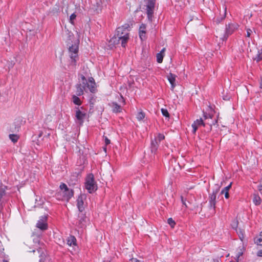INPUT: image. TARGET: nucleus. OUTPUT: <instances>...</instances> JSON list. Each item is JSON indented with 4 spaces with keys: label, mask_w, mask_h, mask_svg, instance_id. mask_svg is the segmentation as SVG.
I'll use <instances>...</instances> for the list:
<instances>
[{
    "label": "nucleus",
    "mask_w": 262,
    "mask_h": 262,
    "mask_svg": "<svg viewBox=\"0 0 262 262\" xmlns=\"http://www.w3.org/2000/svg\"><path fill=\"white\" fill-rule=\"evenodd\" d=\"M130 31V26L129 24H125L118 27L114 37L110 39V42L117 45L121 41V46L125 48L129 38Z\"/></svg>",
    "instance_id": "nucleus-1"
},
{
    "label": "nucleus",
    "mask_w": 262,
    "mask_h": 262,
    "mask_svg": "<svg viewBox=\"0 0 262 262\" xmlns=\"http://www.w3.org/2000/svg\"><path fill=\"white\" fill-rule=\"evenodd\" d=\"M78 51L79 47L77 44L75 43L69 47V51L71 58L69 68L71 69H74L75 68L76 62L78 59Z\"/></svg>",
    "instance_id": "nucleus-2"
},
{
    "label": "nucleus",
    "mask_w": 262,
    "mask_h": 262,
    "mask_svg": "<svg viewBox=\"0 0 262 262\" xmlns=\"http://www.w3.org/2000/svg\"><path fill=\"white\" fill-rule=\"evenodd\" d=\"M85 188L90 193L95 192L97 189V185L92 173L89 174L85 178Z\"/></svg>",
    "instance_id": "nucleus-3"
},
{
    "label": "nucleus",
    "mask_w": 262,
    "mask_h": 262,
    "mask_svg": "<svg viewBox=\"0 0 262 262\" xmlns=\"http://www.w3.org/2000/svg\"><path fill=\"white\" fill-rule=\"evenodd\" d=\"M219 191L220 187L217 186L216 188L213 190L212 192L209 194V208L212 214H214L215 212L216 196Z\"/></svg>",
    "instance_id": "nucleus-4"
},
{
    "label": "nucleus",
    "mask_w": 262,
    "mask_h": 262,
    "mask_svg": "<svg viewBox=\"0 0 262 262\" xmlns=\"http://www.w3.org/2000/svg\"><path fill=\"white\" fill-rule=\"evenodd\" d=\"M238 25L236 23H230L226 24L225 33L223 36L221 38L222 40L223 41L227 40L228 37L233 33V32L238 29Z\"/></svg>",
    "instance_id": "nucleus-5"
},
{
    "label": "nucleus",
    "mask_w": 262,
    "mask_h": 262,
    "mask_svg": "<svg viewBox=\"0 0 262 262\" xmlns=\"http://www.w3.org/2000/svg\"><path fill=\"white\" fill-rule=\"evenodd\" d=\"M75 108V118L76 122L81 125L83 124L84 120L86 118V111L83 107H81L80 108L76 107Z\"/></svg>",
    "instance_id": "nucleus-6"
},
{
    "label": "nucleus",
    "mask_w": 262,
    "mask_h": 262,
    "mask_svg": "<svg viewBox=\"0 0 262 262\" xmlns=\"http://www.w3.org/2000/svg\"><path fill=\"white\" fill-rule=\"evenodd\" d=\"M59 188L62 191L63 197L64 200L69 201L73 196L74 190L69 189L66 184L61 183Z\"/></svg>",
    "instance_id": "nucleus-7"
},
{
    "label": "nucleus",
    "mask_w": 262,
    "mask_h": 262,
    "mask_svg": "<svg viewBox=\"0 0 262 262\" xmlns=\"http://www.w3.org/2000/svg\"><path fill=\"white\" fill-rule=\"evenodd\" d=\"M146 6L147 18L150 22H151L152 21L155 6V0H147Z\"/></svg>",
    "instance_id": "nucleus-8"
},
{
    "label": "nucleus",
    "mask_w": 262,
    "mask_h": 262,
    "mask_svg": "<svg viewBox=\"0 0 262 262\" xmlns=\"http://www.w3.org/2000/svg\"><path fill=\"white\" fill-rule=\"evenodd\" d=\"M81 83H77L76 85V94L77 96H81L83 94L84 91H86V84H87V80L86 78L81 75Z\"/></svg>",
    "instance_id": "nucleus-9"
},
{
    "label": "nucleus",
    "mask_w": 262,
    "mask_h": 262,
    "mask_svg": "<svg viewBox=\"0 0 262 262\" xmlns=\"http://www.w3.org/2000/svg\"><path fill=\"white\" fill-rule=\"evenodd\" d=\"M8 187L5 185H1L0 186V211L3 208L4 204H5V196L6 195V190Z\"/></svg>",
    "instance_id": "nucleus-10"
},
{
    "label": "nucleus",
    "mask_w": 262,
    "mask_h": 262,
    "mask_svg": "<svg viewBox=\"0 0 262 262\" xmlns=\"http://www.w3.org/2000/svg\"><path fill=\"white\" fill-rule=\"evenodd\" d=\"M36 227L41 230H47L48 228V224L47 223V216H41L40 220L38 221L36 224Z\"/></svg>",
    "instance_id": "nucleus-11"
},
{
    "label": "nucleus",
    "mask_w": 262,
    "mask_h": 262,
    "mask_svg": "<svg viewBox=\"0 0 262 262\" xmlns=\"http://www.w3.org/2000/svg\"><path fill=\"white\" fill-rule=\"evenodd\" d=\"M85 199V196L83 194H81L78 196L77 199V208L80 212H82V211L84 209V200Z\"/></svg>",
    "instance_id": "nucleus-12"
},
{
    "label": "nucleus",
    "mask_w": 262,
    "mask_h": 262,
    "mask_svg": "<svg viewBox=\"0 0 262 262\" xmlns=\"http://www.w3.org/2000/svg\"><path fill=\"white\" fill-rule=\"evenodd\" d=\"M86 88L88 89L91 93H96V83L93 77H90L89 78V82H87V84H86Z\"/></svg>",
    "instance_id": "nucleus-13"
},
{
    "label": "nucleus",
    "mask_w": 262,
    "mask_h": 262,
    "mask_svg": "<svg viewBox=\"0 0 262 262\" xmlns=\"http://www.w3.org/2000/svg\"><path fill=\"white\" fill-rule=\"evenodd\" d=\"M81 213L78 216L77 225L79 228H83L85 226L86 223V216L85 214Z\"/></svg>",
    "instance_id": "nucleus-14"
},
{
    "label": "nucleus",
    "mask_w": 262,
    "mask_h": 262,
    "mask_svg": "<svg viewBox=\"0 0 262 262\" xmlns=\"http://www.w3.org/2000/svg\"><path fill=\"white\" fill-rule=\"evenodd\" d=\"M205 126V123L203 122L202 118L200 119H197L196 121H194V122L192 124V127L193 128L192 132L193 134H195L196 130L198 129V127L200 126Z\"/></svg>",
    "instance_id": "nucleus-15"
},
{
    "label": "nucleus",
    "mask_w": 262,
    "mask_h": 262,
    "mask_svg": "<svg viewBox=\"0 0 262 262\" xmlns=\"http://www.w3.org/2000/svg\"><path fill=\"white\" fill-rule=\"evenodd\" d=\"M37 252L39 254V262H46L47 256L45 253V250L43 248H39L37 249Z\"/></svg>",
    "instance_id": "nucleus-16"
},
{
    "label": "nucleus",
    "mask_w": 262,
    "mask_h": 262,
    "mask_svg": "<svg viewBox=\"0 0 262 262\" xmlns=\"http://www.w3.org/2000/svg\"><path fill=\"white\" fill-rule=\"evenodd\" d=\"M110 105L112 107V111L114 113H117L122 111L121 105L118 104L117 102H112Z\"/></svg>",
    "instance_id": "nucleus-17"
},
{
    "label": "nucleus",
    "mask_w": 262,
    "mask_h": 262,
    "mask_svg": "<svg viewBox=\"0 0 262 262\" xmlns=\"http://www.w3.org/2000/svg\"><path fill=\"white\" fill-rule=\"evenodd\" d=\"M159 142L157 141V139H155L154 140H151V152L155 153L159 147Z\"/></svg>",
    "instance_id": "nucleus-18"
},
{
    "label": "nucleus",
    "mask_w": 262,
    "mask_h": 262,
    "mask_svg": "<svg viewBox=\"0 0 262 262\" xmlns=\"http://www.w3.org/2000/svg\"><path fill=\"white\" fill-rule=\"evenodd\" d=\"M176 76L174 74L170 73V74L167 76L168 80L169 83L171 84V88L173 89L175 86V80H176Z\"/></svg>",
    "instance_id": "nucleus-19"
},
{
    "label": "nucleus",
    "mask_w": 262,
    "mask_h": 262,
    "mask_svg": "<svg viewBox=\"0 0 262 262\" xmlns=\"http://www.w3.org/2000/svg\"><path fill=\"white\" fill-rule=\"evenodd\" d=\"M67 244L70 246H76V238L73 235H70L67 239Z\"/></svg>",
    "instance_id": "nucleus-20"
},
{
    "label": "nucleus",
    "mask_w": 262,
    "mask_h": 262,
    "mask_svg": "<svg viewBox=\"0 0 262 262\" xmlns=\"http://www.w3.org/2000/svg\"><path fill=\"white\" fill-rule=\"evenodd\" d=\"M226 16V8H225L224 13L222 16L221 17H218L216 18H215L214 20V22H215L217 24H220L223 19H225Z\"/></svg>",
    "instance_id": "nucleus-21"
},
{
    "label": "nucleus",
    "mask_w": 262,
    "mask_h": 262,
    "mask_svg": "<svg viewBox=\"0 0 262 262\" xmlns=\"http://www.w3.org/2000/svg\"><path fill=\"white\" fill-rule=\"evenodd\" d=\"M72 100L76 105H80L81 104V101L77 95H73L72 96Z\"/></svg>",
    "instance_id": "nucleus-22"
},
{
    "label": "nucleus",
    "mask_w": 262,
    "mask_h": 262,
    "mask_svg": "<svg viewBox=\"0 0 262 262\" xmlns=\"http://www.w3.org/2000/svg\"><path fill=\"white\" fill-rule=\"evenodd\" d=\"M253 202L256 205H259L261 203V199L258 195L254 194Z\"/></svg>",
    "instance_id": "nucleus-23"
},
{
    "label": "nucleus",
    "mask_w": 262,
    "mask_h": 262,
    "mask_svg": "<svg viewBox=\"0 0 262 262\" xmlns=\"http://www.w3.org/2000/svg\"><path fill=\"white\" fill-rule=\"evenodd\" d=\"M9 136L10 139L14 143L17 142L19 139V137L17 135H15V134H10Z\"/></svg>",
    "instance_id": "nucleus-24"
},
{
    "label": "nucleus",
    "mask_w": 262,
    "mask_h": 262,
    "mask_svg": "<svg viewBox=\"0 0 262 262\" xmlns=\"http://www.w3.org/2000/svg\"><path fill=\"white\" fill-rule=\"evenodd\" d=\"M136 117L139 121L142 120L145 117V114L142 111H140L137 114Z\"/></svg>",
    "instance_id": "nucleus-25"
},
{
    "label": "nucleus",
    "mask_w": 262,
    "mask_h": 262,
    "mask_svg": "<svg viewBox=\"0 0 262 262\" xmlns=\"http://www.w3.org/2000/svg\"><path fill=\"white\" fill-rule=\"evenodd\" d=\"M146 31L139 32V37L141 40H145L146 38Z\"/></svg>",
    "instance_id": "nucleus-26"
},
{
    "label": "nucleus",
    "mask_w": 262,
    "mask_h": 262,
    "mask_svg": "<svg viewBox=\"0 0 262 262\" xmlns=\"http://www.w3.org/2000/svg\"><path fill=\"white\" fill-rule=\"evenodd\" d=\"M255 243L258 245L262 246V232L259 235V236L255 241Z\"/></svg>",
    "instance_id": "nucleus-27"
},
{
    "label": "nucleus",
    "mask_w": 262,
    "mask_h": 262,
    "mask_svg": "<svg viewBox=\"0 0 262 262\" xmlns=\"http://www.w3.org/2000/svg\"><path fill=\"white\" fill-rule=\"evenodd\" d=\"M164 55L163 54H161V53H157L156 55V58H157V61L158 63H162L163 61V57Z\"/></svg>",
    "instance_id": "nucleus-28"
},
{
    "label": "nucleus",
    "mask_w": 262,
    "mask_h": 262,
    "mask_svg": "<svg viewBox=\"0 0 262 262\" xmlns=\"http://www.w3.org/2000/svg\"><path fill=\"white\" fill-rule=\"evenodd\" d=\"M255 60H256L257 62L262 60V48L258 51V54H257L256 57L255 58Z\"/></svg>",
    "instance_id": "nucleus-29"
},
{
    "label": "nucleus",
    "mask_w": 262,
    "mask_h": 262,
    "mask_svg": "<svg viewBox=\"0 0 262 262\" xmlns=\"http://www.w3.org/2000/svg\"><path fill=\"white\" fill-rule=\"evenodd\" d=\"M155 139H157V141L160 143L162 140L165 139V136L163 134L159 133Z\"/></svg>",
    "instance_id": "nucleus-30"
},
{
    "label": "nucleus",
    "mask_w": 262,
    "mask_h": 262,
    "mask_svg": "<svg viewBox=\"0 0 262 262\" xmlns=\"http://www.w3.org/2000/svg\"><path fill=\"white\" fill-rule=\"evenodd\" d=\"M243 252L242 251V249L240 248H238V249L237 250L236 253L235 255V256L236 257L238 260L240 256H241L243 255Z\"/></svg>",
    "instance_id": "nucleus-31"
},
{
    "label": "nucleus",
    "mask_w": 262,
    "mask_h": 262,
    "mask_svg": "<svg viewBox=\"0 0 262 262\" xmlns=\"http://www.w3.org/2000/svg\"><path fill=\"white\" fill-rule=\"evenodd\" d=\"M167 223L172 228H173L176 225L175 222L171 217L167 220Z\"/></svg>",
    "instance_id": "nucleus-32"
},
{
    "label": "nucleus",
    "mask_w": 262,
    "mask_h": 262,
    "mask_svg": "<svg viewBox=\"0 0 262 262\" xmlns=\"http://www.w3.org/2000/svg\"><path fill=\"white\" fill-rule=\"evenodd\" d=\"M161 112H162V115L164 116H165V117H166V118L169 117V114L168 111L167 110V109L162 108L161 109Z\"/></svg>",
    "instance_id": "nucleus-33"
},
{
    "label": "nucleus",
    "mask_w": 262,
    "mask_h": 262,
    "mask_svg": "<svg viewBox=\"0 0 262 262\" xmlns=\"http://www.w3.org/2000/svg\"><path fill=\"white\" fill-rule=\"evenodd\" d=\"M146 31V26L144 24H142L139 28V32Z\"/></svg>",
    "instance_id": "nucleus-34"
},
{
    "label": "nucleus",
    "mask_w": 262,
    "mask_h": 262,
    "mask_svg": "<svg viewBox=\"0 0 262 262\" xmlns=\"http://www.w3.org/2000/svg\"><path fill=\"white\" fill-rule=\"evenodd\" d=\"M76 15L75 13H73L70 17V21L71 24H74V20L76 18Z\"/></svg>",
    "instance_id": "nucleus-35"
},
{
    "label": "nucleus",
    "mask_w": 262,
    "mask_h": 262,
    "mask_svg": "<svg viewBox=\"0 0 262 262\" xmlns=\"http://www.w3.org/2000/svg\"><path fill=\"white\" fill-rule=\"evenodd\" d=\"M221 193L222 194H225V197L226 199H228L229 198V194L228 191L222 190L221 191Z\"/></svg>",
    "instance_id": "nucleus-36"
},
{
    "label": "nucleus",
    "mask_w": 262,
    "mask_h": 262,
    "mask_svg": "<svg viewBox=\"0 0 262 262\" xmlns=\"http://www.w3.org/2000/svg\"><path fill=\"white\" fill-rule=\"evenodd\" d=\"M217 123V120H215L214 121H213L212 123L207 122L206 124H209V130H211V127L212 125H214Z\"/></svg>",
    "instance_id": "nucleus-37"
},
{
    "label": "nucleus",
    "mask_w": 262,
    "mask_h": 262,
    "mask_svg": "<svg viewBox=\"0 0 262 262\" xmlns=\"http://www.w3.org/2000/svg\"><path fill=\"white\" fill-rule=\"evenodd\" d=\"M232 185V183H230L229 185L225 187L223 190L227 191H229V189L231 188Z\"/></svg>",
    "instance_id": "nucleus-38"
},
{
    "label": "nucleus",
    "mask_w": 262,
    "mask_h": 262,
    "mask_svg": "<svg viewBox=\"0 0 262 262\" xmlns=\"http://www.w3.org/2000/svg\"><path fill=\"white\" fill-rule=\"evenodd\" d=\"M252 33V30L250 29H247V34H246V36L247 37H250V35H251V34Z\"/></svg>",
    "instance_id": "nucleus-39"
},
{
    "label": "nucleus",
    "mask_w": 262,
    "mask_h": 262,
    "mask_svg": "<svg viewBox=\"0 0 262 262\" xmlns=\"http://www.w3.org/2000/svg\"><path fill=\"white\" fill-rule=\"evenodd\" d=\"M181 200L182 204L185 206L186 208H187V205L186 203L185 200H184L182 196H181Z\"/></svg>",
    "instance_id": "nucleus-40"
},
{
    "label": "nucleus",
    "mask_w": 262,
    "mask_h": 262,
    "mask_svg": "<svg viewBox=\"0 0 262 262\" xmlns=\"http://www.w3.org/2000/svg\"><path fill=\"white\" fill-rule=\"evenodd\" d=\"M104 141L106 145L110 144L111 143L110 140H109L106 137H104Z\"/></svg>",
    "instance_id": "nucleus-41"
},
{
    "label": "nucleus",
    "mask_w": 262,
    "mask_h": 262,
    "mask_svg": "<svg viewBox=\"0 0 262 262\" xmlns=\"http://www.w3.org/2000/svg\"><path fill=\"white\" fill-rule=\"evenodd\" d=\"M129 262H141L140 260L135 258H132L129 259Z\"/></svg>",
    "instance_id": "nucleus-42"
},
{
    "label": "nucleus",
    "mask_w": 262,
    "mask_h": 262,
    "mask_svg": "<svg viewBox=\"0 0 262 262\" xmlns=\"http://www.w3.org/2000/svg\"><path fill=\"white\" fill-rule=\"evenodd\" d=\"M258 189L262 194V183L258 186Z\"/></svg>",
    "instance_id": "nucleus-43"
},
{
    "label": "nucleus",
    "mask_w": 262,
    "mask_h": 262,
    "mask_svg": "<svg viewBox=\"0 0 262 262\" xmlns=\"http://www.w3.org/2000/svg\"><path fill=\"white\" fill-rule=\"evenodd\" d=\"M257 255L259 257H262V250H260L257 252Z\"/></svg>",
    "instance_id": "nucleus-44"
},
{
    "label": "nucleus",
    "mask_w": 262,
    "mask_h": 262,
    "mask_svg": "<svg viewBox=\"0 0 262 262\" xmlns=\"http://www.w3.org/2000/svg\"><path fill=\"white\" fill-rule=\"evenodd\" d=\"M166 50V49L165 48H163L161 51L159 52V53H161V54H163L164 55V53Z\"/></svg>",
    "instance_id": "nucleus-45"
},
{
    "label": "nucleus",
    "mask_w": 262,
    "mask_h": 262,
    "mask_svg": "<svg viewBox=\"0 0 262 262\" xmlns=\"http://www.w3.org/2000/svg\"><path fill=\"white\" fill-rule=\"evenodd\" d=\"M204 118L205 119H207L208 118H211V116L209 114H206L204 115Z\"/></svg>",
    "instance_id": "nucleus-46"
},
{
    "label": "nucleus",
    "mask_w": 262,
    "mask_h": 262,
    "mask_svg": "<svg viewBox=\"0 0 262 262\" xmlns=\"http://www.w3.org/2000/svg\"><path fill=\"white\" fill-rule=\"evenodd\" d=\"M259 88L262 89V76L260 77V81L259 83Z\"/></svg>",
    "instance_id": "nucleus-47"
},
{
    "label": "nucleus",
    "mask_w": 262,
    "mask_h": 262,
    "mask_svg": "<svg viewBox=\"0 0 262 262\" xmlns=\"http://www.w3.org/2000/svg\"><path fill=\"white\" fill-rule=\"evenodd\" d=\"M121 99L122 100V103H123V104H124V102H125V100L123 97V96L122 95H121Z\"/></svg>",
    "instance_id": "nucleus-48"
},
{
    "label": "nucleus",
    "mask_w": 262,
    "mask_h": 262,
    "mask_svg": "<svg viewBox=\"0 0 262 262\" xmlns=\"http://www.w3.org/2000/svg\"><path fill=\"white\" fill-rule=\"evenodd\" d=\"M103 262H111V261L109 260H105L103 261Z\"/></svg>",
    "instance_id": "nucleus-49"
},
{
    "label": "nucleus",
    "mask_w": 262,
    "mask_h": 262,
    "mask_svg": "<svg viewBox=\"0 0 262 262\" xmlns=\"http://www.w3.org/2000/svg\"><path fill=\"white\" fill-rule=\"evenodd\" d=\"M3 262H8V261L7 260L3 259Z\"/></svg>",
    "instance_id": "nucleus-50"
},
{
    "label": "nucleus",
    "mask_w": 262,
    "mask_h": 262,
    "mask_svg": "<svg viewBox=\"0 0 262 262\" xmlns=\"http://www.w3.org/2000/svg\"><path fill=\"white\" fill-rule=\"evenodd\" d=\"M230 262H232V261H230Z\"/></svg>",
    "instance_id": "nucleus-51"
}]
</instances>
